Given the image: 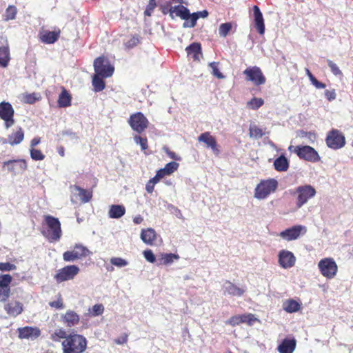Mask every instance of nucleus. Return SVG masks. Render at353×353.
<instances>
[{
  "label": "nucleus",
  "mask_w": 353,
  "mask_h": 353,
  "mask_svg": "<svg viewBox=\"0 0 353 353\" xmlns=\"http://www.w3.org/2000/svg\"><path fill=\"white\" fill-rule=\"evenodd\" d=\"M128 336L127 334H124L122 336H121L120 337L115 339L114 341L116 344H118V345H122V344L126 343L128 341Z\"/></svg>",
  "instance_id": "0e129e2a"
},
{
  "label": "nucleus",
  "mask_w": 353,
  "mask_h": 353,
  "mask_svg": "<svg viewBox=\"0 0 353 353\" xmlns=\"http://www.w3.org/2000/svg\"><path fill=\"white\" fill-rule=\"evenodd\" d=\"M61 31H44L40 34L41 41L47 44H52L55 43L60 37Z\"/></svg>",
  "instance_id": "cd10ccee"
},
{
  "label": "nucleus",
  "mask_w": 353,
  "mask_h": 353,
  "mask_svg": "<svg viewBox=\"0 0 353 353\" xmlns=\"http://www.w3.org/2000/svg\"><path fill=\"white\" fill-rule=\"evenodd\" d=\"M134 141L137 144H139L142 150L145 151L148 148V139L142 137L139 135H135L134 137Z\"/></svg>",
  "instance_id": "de8ad7c7"
},
{
  "label": "nucleus",
  "mask_w": 353,
  "mask_h": 353,
  "mask_svg": "<svg viewBox=\"0 0 353 353\" xmlns=\"http://www.w3.org/2000/svg\"><path fill=\"white\" fill-rule=\"evenodd\" d=\"M290 152H294L301 159L307 161L316 163L321 160L318 152L312 147L309 145H290L288 148Z\"/></svg>",
  "instance_id": "20e7f679"
},
{
  "label": "nucleus",
  "mask_w": 353,
  "mask_h": 353,
  "mask_svg": "<svg viewBox=\"0 0 353 353\" xmlns=\"http://www.w3.org/2000/svg\"><path fill=\"white\" fill-rule=\"evenodd\" d=\"M95 74L101 77H110L114 71V68L110 63L109 60L104 56L97 57L93 63Z\"/></svg>",
  "instance_id": "1a4fd4ad"
},
{
  "label": "nucleus",
  "mask_w": 353,
  "mask_h": 353,
  "mask_svg": "<svg viewBox=\"0 0 353 353\" xmlns=\"http://www.w3.org/2000/svg\"><path fill=\"white\" fill-rule=\"evenodd\" d=\"M325 142L328 148L339 150L345 145V138L339 130L332 129L328 132Z\"/></svg>",
  "instance_id": "f8f14e48"
},
{
  "label": "nucleus",
  "mask_w": 353,
  "mask_h": 353,
  "mask_svg": "<svg viewBox=\"0 0 353 353\" xmlns=\"http://www.w3.org/2000/svg\"><path fill=\"white\" fill-rule=\"evenodd\" d=\"M61 322L68 327H74L79 324L80 321L79 315L73 310H68L61 315Z\"/></svg>",
  "instance_id": "b1692460"
},
{
  "label": "nucleus",
  "mask_w": 353,
  "mask_h": 353,
  "mask_svg": "<svg viewBox=\"0 0 353 353\" xmlns=\"http://www.w3.org/2000/svg\"><path fill=\"white\" fill-rule=\"evenodd\" d=\"M141 240L148 245H153L157 239V234L154 229L148 228L141 230Z\"/></svg>",
  "instance_id": "7c9ffc66"
},
{
  "label": "nucleus",
  "mask_w": 353,
  "mask_h": 353,
  "mask_svg": "<svg viewBox=\"0 0 353 353\" xmlns=\"http://www.w3.org/2000/svg\"><path fill=\"white\" fill-rule=\"evenodd\" d=\"M245 79L252 81L255 85H263L265 83L266 79L260 68L257 66L248 67L243 71Z\"/></svg>",
  "instance_id": "4468645a"
},
{
  "label": "nucleus",
  "mask_w": 353,
  "mask_h": 353,
  "mask_svg": "<svg viewBox=\"0 0 353 353\" xmlns=\"http://www.w3.org/2000/svg\"><path fill=\"white\" fill-rule=\"evenodd\" d=\"M325 96L329 101L334 100L336 97L335 90H326L325 91Z\"/></svg>",
  "instance_id": "e2e57ef3"
},
{
  "label": "nucleus",
  "mask_w": 353,
  "mask_h": 353,
  "mask_svg": "<svg viewBox=\"0 0 353 353\" xmlns=\"http://www.w3.org/2000/svg\"><path fill=\"white\" fill-rule=\"evenodd\" d=\"M43 230L41 234L50 241H58L62 235L61 223L59 220L52 216H43Z\"/></svg>",
  "instance_id": "f257e3e1"
},
{
  "label": "nucleus",
  "mask_w": 353,
  "mask_h": 353,
  "mask_svg": "<svg viewBox=\"0 0 353 353\" xmlns=\"http://www.w3.org/2000/svg\"><path fill=\"white\" fill-rule=\"evenodd\" d=\"M169 14L172 19H174L175 17H178L181 19L185 20V22L190 21V20H191V14L190 10L183 5L170 6L169 9Z\"/></svg>",
  "instance_id": "412c9836"
},
{
  "label": "nucleus",
  "mask_w": 353,
  "mask_h": 353,
  "mask_svg": "<svg viewBox=\"0 0 353 353\" xmlns=\"http://www.w3.org/2000/svg\"><path fill=\"white\" fill-rule=\"evenodd\" d=\"M296 347V340L292 338H285L278 345L277 350L279 353H293Z\"/></svg>",
  "instance_id": "a878e982"
},
{
  "label": "nucleus",
  "mask_w": 353,
  "mask_h": 353,
  "mask_svg": "<svg viewBox=\"0 0 353 353\" xmlns=\"http://www.w3.org/2000/svg\"><path fill=\"white\" fill-rule=\"evenodd\" d=\"M80 270L76 265H68L59 269L53 278L57 283L73 280L79 274Z\"/></svg>",
  "instance_id": "423d86ee"
},
{
  "label": "nucleus",
  "mask_w": 353,
  "mask_h": 353,
  "mask_svg": "<svg viewBox=\"0 0 353 353\" xmlns=\"http://www.w3.org/2000/svg\"><path fill=\"white\" fill-rule=\"evenodd\" d=\"M226 324L230 325L232 327L239 325L241 323V315H234L231 316L226 322Z\"/></svg>",
  "instance_id": "864d4df0"
},
{
  "label": "nucleus",
  "mask_w": 353,
  "mask_h": 353,
  "mask_svg": "<svg viewBox=\"0 0 353 353\" xmlns=\"http://www.w3.org/2000/svg\"><path fill=\"white\" fill-rule=\"evenodd\" d=\"M12 277L10 274H0V302L8 301L10 294V284Z\"/></svg>",
  "instance_id": "dca6fc26"
},
{
  "label": "nucleus",
  "mask_w": 353,
  "mask_h": 353,
  "mask_svg": "<svg viewBox=\"0 0 353 353\" xmlns=\"http://www.w3.org/2000/svg\"><path fill=\"white\" fill-rule=\"evenodd\" d=\"M128 123L132 129L139 134L144 132L149 125V121L144 114L138 112L130 115Z\"/></svg>",
  "instance_id": "9b49d317"
},
{
  "label": "nucleus",
  "mask_w": 353,
  "mask_h": 353,
  "mask_svg": "<svg viewBox=\"0 0 353 353\" xmlns=\"http://www.w3.org/2000/svg\"><path fill=\"white\" fill-rule=\"evenodd\" d=\"M104 77H101V75L94 74L92 77V86L93 90L96 92L103 90L105 88V83L103 81Z\"/></svg>",
  "instance_id": "e433bc0d"
},
{
  "label": "nucleus",
  "mask_w": 353,
  "mask_h": 353,
  "mask_svg": "<svg viewBox=\"0 0 353 353\" xmlns=\"http://www.w3.org/2000/svg\"><path fill=\"white\" fill-rule=\"evenodd\" d=\"M125 213V208L122 205H112L108 215L112 219H119Z\"/></svg>",
  "instance_id": "473e14b6"
},
{
  "label": "nucleus",
  "mask_w": 353,
  "mask_h": 353,
  "mask_svg": "<svg viewBox=\"0 0 353 353\" xmlns=\"http://www.w3.org/2000/svg\"><path fill=\"white\" fill-rule=\"evenodd\" d=\"M89 314L91 316H97L101 315L104 312V306L101 303L95 304L92 308L88 310Z\"/></svg>",
  "instance_id": "c03bdc74"
},
{
  "label": "nucleus",
  "mask_w": 353,
  "mask_h": 353,
  "mask_svg": "<svg viewBox=\"0 0 353 353\" xmlns=\"http://www.w3.org/2000/svg\"><path fill=\"white\" fill-rule=\"evenodd\" d=\"M24 138V132L22 128H19L17 132L12 133L8 137V141L11 145L20 143Z\"/></svg>",
  "instance_id": "c9c22d12"
},
{
  "label": "nucleus",
  "mask_w": 353,
  "mask_h": 353,
  "mask_svg": "<svg viewBox=\"0 0 353 353\" xmlns=\"http://www.w3.org/2000/svg\"><path fill=\"white\" fill-rule=\"evenodd\" d=\"M154 186L155 185L149 180L145 185V190L148 193L151 194L154 191Z\"/></svg>",
  "instance_id": "69168bd1"
},
{
  "label": "nucleus",
  "mask_w": 353,
  "mask_h": 353,
  "mask_svg": "<svg viewBox=\"0 0 353 353\" xmlns=\"http://www.w3.org/2000/svg\"><path fill=\"white\" fill-rule=\"evenodd\" d=\"M30 152L31 158L34 161H42L45 159V155L40 150L31 148Z\"/></svg>",
  "instance_id": "09e8293b"
},
{
  "label": "nucleus",
  "mask_w": 353,
  "mask_h": 353,
  "mask_svg": "<svg viewBox=\"0 0 353 353\" xmlns=\"http://www.w3.org/2000/svg\"><path fill=\"white\" fill-rule=\"evenodd\" d=\"M263 103L264 101L263 99L254 97L247 103V105L252 110H257L262 106Z\"/></svg>",
  "instance_id": "a18cd8bd"
},
{
  "label": "nucleus",
  "mask_w": 353,
  "mask_h": 353,
  "mask_svg": "<svg viewBox=\"0 0 353 353\" xmlns=\"http://www.w3.org/2000/svg\"><path fill=\"white\" fill-rule=\"evenodd\" d=\"M71 103L72 95L64 87H61V92L57 101L58 106L59 108H67L71 105Z\"/></svg>",
  "instance_id": "c756f323"
},
{
  "label": "nucleus",
  "mask_w": 353,
  "mask_h": 353,
  "mask_svg": "<svg viewBox=\"0 0 353 353\" xmlns=\"http://www.w3.org/2000/svg\"><path fill=\"white\" fill-rule=\"evenodd\" d=\"M14 110L9 102L0 103V118L4 121L6 128H9L14 124Z\"/></svg>",
  "instance_id": "ddd939ff"
},
{
  "label": "nucleus",
  "mask_w": 353,
  "mask_h": 353,
  "mask_svg": "<svg viewBox=\"0 0 353 353\" xmlns=\"http://www.w3.org/2000/svg\"><path fill=\"white\" fill-rule=\"evenodd\" d=\"M10 61L9 43L6 37H0V67L6 68Z\"/></svg>",
  "instance_id": "a211bd4d"
},
{
  "label": "nucleus",
  "mask_w": 353,
  "mask_h": 353,
  "mask_svg": "<svg viewBox=\"0 0 353 353\" xmlns=\"http://www.w3.org/2000/svg\"><path fill=\"white\" fill-rule=\"evenodd\" d=\"M70 191L72 192L71 201L73 203H86L92 198L93 192L90 189H84L79 185H73L70 186Z\"/></svg>",
  "instance_id": "9d476101"
},
{
  "label": "nucleus",
  "mask_w": 353,
  "mask_h": 353,
  "mask_svg": "<svg viewBox=\"0 0 353 353\" xmlns=\"http://www.w3.org/2000/svg\"><path fill=\"white\" fill-rule=\"evenodd\" d=\"M219 62H211L209 63V66L211 68L212 70V73L214 77L218 79H223L224 78V76L219 70Z\"/></svg>",
  "instance_id": "8fccbe9b"
},
{
  "label": "nucleus",
  "mask_w": 353,
  "mask_h": 353,
  "mask_svg": "<svg viewBox=\"0 0 353 353\" xmlns=\"http://www.w3.org/2000/svg\"><path fill=\"white\" fill-rule=\"evenodd\" d=\"M318 268L321 274L327 279H332L338 272V265L332 258H324L320 260Z\"/></svg>",
  "instance_id": "39448f33"
},
{
  "label": "nucleus",
  "mask_w": 353,
  "mask_h": 353,
  "mask_svg": "<svg viewBox=\"0 0 353 353\" xmlns=\"http://www.w3.org/2000/svg\"><path fill=\"white\" fill-rule=\"evenodd\" d=\"M327 65L330 68V70H331L332 72L334 75H336V76H341V75H343L342 72L340 70V69L339 68L337 65L336 63H334L332 61L327 60Z\"/></svg>",
  "instance_id": "5fc2aeb1"
},
{
  "label": "nucleus",
  "mask_w": 353,
  "mask_h": 353,
  "mask_svg": "<svg viewBox=\"0 0 353 353\" xmlns=\"http://www.w3.org/2000/svg\"><path fill=\"white\" fill-rule=\"evenodd\" d=\"M306 232L307 228L305 226L296 225L281 232L279 236L282 239L290 241L297 239L300 236L304 235Z\"/></svg>",
  "instance_id": "2eb2a0df"
},
{
  "label": "nucleus",
  "mask_w": 353,
  "mask_h": 353,
  "mask_svg": "<svg viewBox=\"0 0 353 353\" xmlns=\"http://www.w3.org/2000/svg\"><path fill=\"white\" fill-rule=\"evenodd\" d=\"M316 192L311 185H304L296 188L294 194L297 195L296 205L300 208L305 204L310 199L313 198Z\"/></svg>",
  "instance_id": "0eeeda50"
},
{
  "label": "nucleus",
  "mask_w": 353,
  "mask_h": 353,
  "mask_svg": "<svg viewBox=\"0 0 353 353\" xmlns=\"http://www.w3.org/2000/svg\"><path fill=\"white\" fill-rule=\"evenodd\" d=\"M143 256L145 259L150 263H154L156 261V257L150 250H145L143 252Z\"/></svg>",
  "instance_id": "bf43d9fd"
},
{
  "label": "nucleus",
  "mask_w": 353,
  "mask_h": 353,
  "mask_svg": "<svg viewBox=\"0 0 353 353\" xmlns=\"http://www.w3.org/2000/svg\"><path fill=\"white\" fill-rule=\"evenodd\" d=\"M241 323H246L247 325L251 326L256 321H258V319L255 317L254 314L249 313L241 314Z\"/></svg>",
  "instance_id": "37998d69"
},
{
  "label": "nucleus",
  "mask_w": 353,
  "mask_h": 353,
  "mask_svg": "<svg viewBox=\"0 0 353 353\" xmlns=\"http://www.w3.org/2000/svg\"><path fill=\"white\" fill-rule=\"evenodd\" d=\"M274 166L276 171L285 172L289 168V161L285 156L281 155L274 160Z\"/></svg>",
  "instance_id": "72a5a7b5"
},
{
  "label": "nucleus",
  "mask_w": 353,
  "mask_h": 353,
  "mask_svg": "<svg viewBox=\"0 0 353 353\" xmlns=\"http://www.w3.org/2000/svg\"><path fill=\"white\" fill-rule=\"evenodd\" d=\"M140 42V37L138 35H132L129 39L124 42L125 49L130 50L136 47Z\"/></svg>",
  "instance_id": "79ce46f5"
},
{
  "label": "nucleus",
  "mask_w": 353,
  "mask_h": 353,
  "mask_svg": "<svg viewBox=\"0 0 353 353\" xmlns=\"http://www.w3.org/2000/svg\"><path fill=\"white\" fill-rule=\"evenodd\" d=\"M224 294H228L231 296H241L245 290L243 288H239L230 281H226L223 285Z\"/></svg>",
  "instance_id": "c85d7f7f"
},
{
  "label": "nucleus",
  "mask_w": 353,
  "mask_h": 353,
  "mask_svg": "<svg viewBox=\"0 0 353 353\" xmlns=\"http://www.w3.org/2000/svg\"><path fill=\"white\" fill-rule=\"evenodd\" d=\"M249 134L251 138L259 139L264 135V132L261 128L256 125H251L249 129Z\"/></svg>",
  "instance_id": "ea45409f"
},
{
  "label": "nucleus",
  "mask_w": 353,
  "mask_h": 353,
  "mask_svg": "<svg viewBox=\"0 0 353 353\" xmlns=\"http://www.w3.org/2000/svg\"><path fill=\"white\" fill-rule=\"evenodd\" d=\"M3 309L10 316L16 317L21 314L23 311L22 303L18 301H12L6 302Z\"/></svg>",
  "instance_id": "4be33fe9"
},
{
  "label": "nucleus",
  "mask_w": 353,
  "mask_h": 353,
  "mask_svg": "<svg viewBox=\"0 0 353 353\" xmlns=\"http://www.w3.org/2000/svg\"><path fill=\"white\" fill-rule=\"evenodd\" d=\"M39 97L36 93L28 94L24 97V100L26 103L29 104H33L36 101L39 100Z\"/></svg>",
  "instance_id": "6e6d98bb"
},
{
  "label": "nucleus",
  "mask_w": 353,
  "mask_h": 353,
  "mask_svg": "<svg viewBox=\"0 0 353 353\" xmlns=\"http://www.w3.org/2000/svg\"><path fill=\"white\" fill-rule=\"evenodd\" d=\"M301 305L294 299H288L283 303V309L288 313H293L299 311Z\"/></svg>",
  "instance_id": "f704fd0d"
},
{
  "label": "nucleus",
  "mask_w": 353,
  "mask_h": 353,
  "mask_svg": "<svg viewBox=\"0 0 353 353\" xmlns=\"http://www.w3.org/2000/svg\"><path fill=\"white\" fill-rule=\"evenodd\" d=\"M254 24L257 32L263 35L265 32L264 19L259 8L257 6L253 7Z\"/></svg>",
  "instance_id": "393cba45"
},
{
  "label": "nucleus",
  "mask_w": 353,
  "mask_h": 353,
  "mask_svg": "<svg viewBox=\"0 0 353 353\" xmlns=\"http://www.w3.org/2000/svg\"><path fill=\"white\" fill-rule=\"evenodd\" d=\"M312 84L316 88H319V89H323V88H325L326 87V85L319 81H318L317 79H316L313 83Z\"/></svg>",
  "instance_id": "774afa93"
},
{
  "label": "nucleus",
  "mask_w": 353,
  "mask_h": 353,
  "mask_svg": "<svg viewBox=\"0 0 353 353\" xmlns=\"http://www.w3.org/2000/svg\"><path fill=\"white\" fill-rule=\"evenodd\" d=\"M179 259V256L176 254H161L159 256V265H168L174 262V260Z\"/></svg>",
  "instance_id": "4c0bfd02"
},
{
  "label": "nucleus",
  "mask_w": 353,
  "mask_h": 353,
  "mask_svg": "<svg viewBox=\"0 0 353 353\" xmlns=\"http://www.w3.org/2000/svg\"><path fill=\"white\" fill-rule=\"evenodd\" d=\"M49 305L56 309H63L64 307L63 299L61 296L57 301L50 302Z\"/></svg>",
  "instance_id": "052dcab7"
},
{
  "label": "nucleus",
  "mask_w": 353,
  "mask_h": 353,
  "mask_svg": "<svg viewBox=\"0 0 353 353\" xmlns=\"http://www.w3.org/2000/svg\"><path fill=\"white\" fill-rule=\"evenodd\" d=\"M163 151L168 154V156L173 160H180L181 158L173 151H171L168 147L163 146Z\"/></svg>",
  "instance_id": "680f3d73"
},
{
  "label": "nucleus",
  "mask_w": 353,
  "mask_h": 353,
  "mask_svg": "<svg viewBox=\"0 0 353 353\" xmlns=\"http://www.w3.org/2000/svg\"><path fill=\"white\" fill-rule=\"evenodd\" d=\"M198 141L205 143V146L210 148L214 154H219L220 150L216 138L210 132L201 133L198 137Z\"/></svg>",
  "instance_id": "6ab92c4d"
},
{
  "label": "nucleus",
  "mask_w": 353,
  "mask_h": 353,
  "mask_svg": "<svg viewBox=\"0 0 353 353\" xmlns=\"http://www.w3.org/2000/svg\"><path fill=\"white\" fill-rule=\"evenodd\" d=\"M185 51L188 57H192L194 61H199L202 57L201 45L200 43L194 42L186 47Z\"/></svg>",
  "instance_id": "bb28decb"
},
{
  "label": "nucleus",
  "mask_w": 353,
  "mask_h": 353,
  "mask_svg": "<svg viewBox=\"0 0 353 353\" xmlns=\"http://www.w3.org/2000/svg\"><path fill=\"white\" fill-rule=\"evenodd\" d=\"M63 353H83L87 348V339L81 334L72 332L61 343Z\"/></svg>",
  "instance_id": "f03ea898"
},
{
  "label": "nucleus",
  "mask_w": 353,
  "mask_h": 353,
  "mask_svg": "<svg viewBox=\"0 0 353 353\" xmlns=\"http://www.w3.org/2000/svg\"><path fill=\"white\" fill-rule=\"evenodd\" d=\"M278 186V181L275 179H262L254 189V197L259 200L265 199L275 192Z\"/></svg>",
  "instance_id": "7ed1b4c3"
},
{
  "label": "nucleus",
  "mask_w": 353,
  "mask_h": 353,
  "mask_svg": "<svg viewBox=\"0 0 353 353\" xmlns=\"http://www.w3.org/2000/svg\"><path fill=\"white\" fill-rule=\"evenodd\" d=\"M179 167V164L175 161H171L167 164H165V167L163 168L165 170V172H168L169 175L174 173L175 171L178 170Z\"/></svg>",
  "instance_id": "3c124183"
},
{
  "label": "nucleus",
  "mask_w": 353,
  "mask_h": 353,
  "mask_svg": "<svg viewBox=\"0 0 353 353\" xmlns=\"http://www.w3.org/2000/svg\"><path fill=\"white\" fill-rule=\"evenodd\" d=\"M66 332L62 329H57L53 334H51L50 339L55 342L59 341L61 339H66L68 337Z\"/></svg>",
  "instance_id": "58836bf2"
},
{
  "label": "nucleus",
  "mask_w": 353,
  "mask_h": 353,
  "mask_svg": "<svg viewBox=\"0 0 353 353\" xmlns=\"http://www.w3.org/2000/svg\"><path fill=\"white\" fill-rule=\"evenodd\" d=\"M296 257L294 254L288 250H283L279 253V263L284 269H288L294 265Z\"/></svg>",
  "instance_id": "aec40b11"
},
{
  "label": "nucleus",
  "mask_w": 353,
  "mask_h": 353,
  "mask_svg": "<svg viewBox=\"0 0 353 353\" xmlns=\"http://www.w3.org/2000/svg\"><path fill=\"white\" fill-rule=\"evenodd\" d=\"M17 267L14 264L10 263L9 262L6 263H0V271L2 272H8L11 270H16Z\"/></svg>",
  "instance_id": "13d9d810"
},
{
  "label": "nucleus",
  "mask_w": 353,
  "mask_h": 353,
  "mask_svg": "<svg viewBox=\"0 0 353 353\" xmlns=\"http://www.w3.org/2000/svg\"><path fill=\"white\" fill-rule=\"evenodd\" d=\"M110 263L115 265V266H117V267H124L125 265H127L128 264V262L122 259V258H119V257H113L110 259Z\"/></svg>",
  "instance_id": "4d7b16f0"
},
{
  "label": "nucleus",
  "mask_w": 353,
  "mask_h": 353,
  "mask_svg": "<svg viewBox=\"0 0 353 353\" xmlns=\"http://www.w3.org/2000/svg\"><path fill=\"white\" fill-rule=\"evenodd\" d=\"M90 254H92V252L85 246L81 244H76L72 250H68L63 252V259L65 262H71L83 259Z\"/></svg>",
  "instance_id": "6e6552de"
},
{
  "label": "nucleus",
  "mask_w": 353,
  "mask_h": 353,
  "mask_svg": "<svg viewBox=\"0 0 353 353\" xmlns=\"http://www.w3.org/2000/svg\"><path fill=\"white\" fill-rule=\"evenodd\" d=\"M170 8V3L167 2L165 5H160V10H161L163 14H166L169 12V9Z\"/></svg>",
  "instance_id": "338daca9"
},
{
  "label": "nucleus",
  "mask_w": 353,
  "mask_h": 353,
  "mask_svg": "<svg viewBox=\"0 0 353 353\" xmlns=\"http://www.w3.org/2000/svg\"><path fill=\"white\" fill-rule=\"evenodd\" d=\"M17 13V8L14 6H9L6 10L4 20L8 21L14 19L16 18Z\"/></svg>",
  "instance_id": "a19ab883"
},
{
  "label": "nucleus",
  "mask_w": 353,
  "mask_h": 353,
  "mask_svg": "<svg viewBox=\"0 0 353 353\" xmlns=\"http://www.w3.org/2000/svg\"><path fill=\"white\" fill-rule=\"evenodd\" d=\"M20 339H36L41 335V330L37 327L25 326L18 329Z\"/></svg>",
  "instance_id": "5701e85b"
},
{
  "label": "nucleus",
  "mask_w": 353,
  "mask_h": 353,
  "mask_svg": "<svg viewBox=\"0 0 353 353\" xmlns=\"http://www.w3.org/2000/svg\"><path fill=\"white\" fill-rule=\"evenodd\" d=\"M27 163L24 159L9 160L3 163V169H7L14 174L23 172L27 169Z\"/></svg>",
  "instance_id": "f3484780"
},
{
  "label": "nucleus",
  "mask_w": 353,
  "mask_h": 353,
  "mask_svg": "<svg viewBox=\"0 0 353 353\" xmlns=\"http://www.w3.org/2000/svg\"><path fill=\"white\" fill-rule=\"evenodd\" d=\"M157 6L156 0H149L148 4L144 11V14L150 17Z\"/></svg>",
  "instance_id": "603ef678"
},
{
  "label": "nucleus",
  "mask_w": 353,
  "mask_h": 353,
  "mask_svg": "<svg viewBox=\"0 0 353 353\" xmlns=\"http://www.w3.org/2000/svg\"><path fill=\"white\" fill-rule=\"evenodd\" d=\"M208 16V12L207 10H203L200 12H196L191 14V20L190 21L184 22L183 24V28H194L196 24L197 20L201 18H205Z\"/></svg>",
  "instance_id": "2f4dec72"
},
{
  "label": "nucleus",
  "mask_w": 353,
  "mask_h": 353,
  "mask_svg": "<svg viewBox=\"0 0 353 353\" xmlns=\"http://www.w3.org/2000/svg\"><path fill=\"white\" fill-rule=\"evenodd\" d=\"M232 26L230 22L221 23L219 28V34L222 37H225L232 30Z\"/></svg>",
  "instance_id": "49530a36"
}]
</instances>
